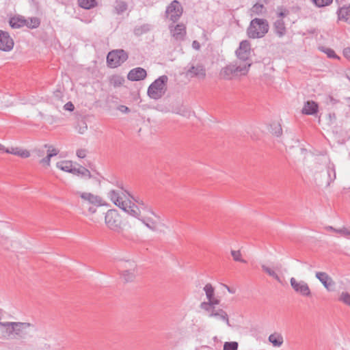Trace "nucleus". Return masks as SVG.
I'll return each mask as SVG.
<instances>
[{"label":"nucleus","mask_w":350,"mask_h":350,"mask_svg":"<svg viewBox=\"0 0 350 350\" xmlns=\"http://www.w3.org/2000/svg\"><path fill=\"white\" fill-rule=\"evenodd\" d=\"M115 185L116 186V189L109 191L107 197L116 206L126 213L131 195L124 187L122 182L116 181Z\"/></svg>","instance_id":"f257e3e1"},{"label":"nucleus","mask_w":350,"mask_h":350,"mask_svg":"<svg viewBox=\"0 0 350 350\" xmlns=\"http://www.w3.org/2000/svg\"><path fill=\"white\" fill-rule=\"evenodd\" d=\"M249 72V64L241 65L236 61L223 67L219 72V77L224 80H232L234 78L245 76Z\"/></svg>","instance_id":"f03ea898"},{"label":"nucleus","mask_w":350,"mask_h":350,"mask_svg":"<svg viewBox=\"0 0 350 350\" xmlns=\"http://www.w3.org/2000/svg\"><path fill=\"white\" fill-rule=\"evenodd\" d=\"M269 27L266 19L255 18L251 21L247 29V34L252 39L261 38L268 32Z\"/></svg>","instance_id":"7ed1b4c3"},{"label":"nucleus","mask_w":350,"mask_h":350,"mask_svg":"<svg viewBox=\"0 0 350 350\" xmlns=\"http://www.w3.org/2000/svg\"><path fill=\"white\" fill-rule=\"evenodd\" d=\"M168 77L166 75L160 76L155 79L148 87V96L154 100L160 99L165 93Z\"/></svg>","instance_id":"20e7f679"},{"label":"nucleus","mask_w":350,"mask_h":350,"mask_svg":"<svg viewBox=\"0 0 350 350\" xmlns=\"http://www.w3.org/2000/svg\"><path fill=\"white\" fill-rule=\"evenodd\" d=\"M131 199H132L134 202L131 200L129 202L126 211L128 215L131 217H139L142 213H151V215L157 217V215L154 214L152 208L142 199L139 198H135L133 196H131Z\"/></svg>","instance_id":"39448f33"},{"label":"nucleus","mask_w":350,"mask_h":350,"mask_svg":"<svg viewBox=\"0 0 350 350\" xmlns=\"http://www.w3.org/2000/svg\"><path fill=\"white\" fill-rule=\"evenodd\" d=\"M105 222L111 230L118 233L122 231V220L117 210H108L105 216Z\"/></svg>","instance_id":"423d86ee"},{"label":"nucleus","mask_w":350,"mask_h":350,"mask_svg":"<svg viewBox=\"0 0 350 350\" xmlns=\"http://www.w3.org/2000/svg\"><path fill=\"white\" fill-rule=\"evenodd\" d=\"M237 57V62H241V65L249 64L250 68L252 61L251 57V45L248 40H243L240 42L239 48L235 51Z\"/></svg>","instance_id":"0eeeda50"},{"label":"nucleus","mask_w":350,"mask_h":350,"mask_svg":"<svg viewBox=\"0 0 350 350\" xmlns=\"http://www.w3.org/2000/svg\"><path fill=\"white\" fill-rule=\"evenodd\" d=\"M121 278L126 282H133L137 275V265L134 261L124 260L120 264Z\"/></svg>","instance_id":"6e6552de"},{"label":"nucleus","mask_w":350,"mask_h":350,"mask_svg":"<svg viewBox=\"0 0 350 350\" xmlns=\"http://www.w3.org/2000/svg\"><path fill=\"white\" fill-rule=\"evenodd\" d=\"M127 53L123 49L113 50L107 56V63L111 68H117L128 59Z\"/></svg>","instance_id":"1a4fd4ad"},{"label":"nucleus","mask_w":350,"mask_h":350,"mask_svg":"<svg viewBox=\"0 0 350 350\" xmlns=\"http://www.w3.org/2000/svg\"><path fill=\"white\" fill-rule=\"evenodd\" d=\"M290 284L293 289L297 294L303 297H310L312 295L308 283L304 280H297L295 278L290 279Z\"/></svg>","instance_id":"9d476101"},{"label":"nucleus","mask_w":350,"mask_h":350,"mask_svg":"<svg viewBox=\"0 0 350 350\" xmlns=\"http://www.w3.org/2000/svg\"><path fill=\"white\" fill-rule=\"evenodd\" d=\"M183 14V8L179 1L174 0L166 9V14L173 22H176Z\"/></svg>","instance_id":"9b49d317"},{"label":"nucleus","mask_w":350,"mask_h":350,"mask_svg":"<svg viewBox=\"0 0 350 350\" xmlns=\"http://www.w3.org/2000/svg\"><path fill=\"white\" fill-rule=\"evenodd\" d=\"M77 195L81 198L84 204H92L96 206L103 205V199L98 196L88 192H77Z\"/></svg>","instance_id":"f8f14e48"},{"label":"nucleus","mask_w":350,"mask_h":350,"mask_svg":"<svg viewBox=\"0 0 350 350\" xmlns=\"http://www.w3.org/2000/svg\"><path fill=\"white\" fill-rule=\"evenodd\" d=\"M14 322L0 321V338L5 340L14 339Z\"/></svg>","instance_id":"ddd939ff"},{"label":"nucleus","mask_w":350,"mask_h":350,"mask_svg":"<svg viewBox=\"0 0 350 350\" xmlns=\"http://www.w3.org/2000/svg\"><path fill=\"white\" fill-rule=\"evenodd\" d=\"M151 213H140L139 217H134L142 222L148 228L152 231H156L158 229V222L151 217Z\"/></svg>","instance_id":"4468645a"},{"label":"nucleus","mask_w":350,"mask_h":350,"mask_svg":"<svg viewBox=\"0 0 350 350\" xmlns=\"http://www.w3.org/2000/svg\"><path fill=\"white\" fill-rule=\"evenodd\" d=\"M14 47V41L6 31L0 30V50L10 51Z\"/></svg>","instance_id":"2eb2a0df"},{"label":"nucleus","mask_w":350,"mask_h":350,"mask_svg":"<svg viewBox=\"0 0 350 350\" xmlns=\"http://www.w3.org/2000/svg\"><path fill=\"white\" fill-rule=\"evenodd\" d=\"M207 312L208 317L215 318L217 320L224 321L228 326H230L228 314L221 308H215L210 310H204Z\"/></svg>","instance_id":"dca6fc26"},{"label":"nucleus","mask_w":350,"mask_h":350,"mask_svg":"<svg viewBox=\"0 0 350 350\" xmlns=\"http://www.w3.org/2000/svg\"><path fill=\"white\" fill-rule=\"evenodd\" d=\"M315 276L328 291H333L335 282L327 273L319 271L316 273Z\"/></svg>","instance_id":"f3484780"},{"label":"nucleus","mask_w":350,"mask_h":350,"mask_svg":"<svg viewBox=\"0 0 350 350\" xmlns=\"http://www.w3.org/2000/svg\"><path fill=\"white\" fill-rule=\"evenodd\" d=\"M33 325L29 323L14 322V338H23L27 334V329Z\"/></svg>","instance_id":"a211bd4d"},{"label":"nucleus","mask_w":350,"mask_h":350,"mask_svg":"<svg viewBox=\"0 0 350 350\" xmlns=\"http://www.w3.org/2000/svg\"><path fill=\"white\" fill-rule=\"evenodd\" d=\"M187 76L204 79L206 77V69L204 66L200 64H198L196 66L192 65L187 71Z\"/></svg>","instance_id":"6ab92c4d"},{"label":"nucleus","mask_w":350,"mask_h":350,"mask_svg":"<svg viewBox=\"0 0 350 350\" xmlns=\"http://www.w3.org/2000/svg\"><path fill=\"white\" fill-rule=\"evenodd\" d=\"M147 76V72L145 69L137 67L131 69L127 75V79L131 81H137L144 79Z\"/></svg>","instance_id":"aec40b11"},{"label":"nucleus","mask_w":350,"mask_h":350,"mask_svg":"<svg viewBox=\"0 0 350 350\" xmlns=\"http://www.w3.org/2000/svg\"><path fill=\"white\" fill-rule=\"evenodd\" d=\"M172 36L177 41H182L186 36V27L183 24H178L174 27H170Z\"/></svg>","instance_id":"412c9836"},{"label":"nucleus","mask_w":350,"mask_h":350,"mask_svg":"<svg viewBox=\"0 0 350 350\" xmlns=\"http://www.w3.org/2000/svg\"><path fill=\"white\" fill-rule=\"evenodd\" d=\"M338 20L350 25V3L340 7L337 12Z\"/></svg>","instance_id":"4be33fe9"},{"label":"nucleus","mask_w":350,"mask_h":350,"mask_svg":"<svg viewBox=\"0 0 350 350\" xmlns=\"http://www.w3.org/2000/svg\"><path fill=\"white\" fill-rule=\"evenodd\" d=\"M6 153L18 156L21 158L26 159L30 157V152L26 149L19 147H11L5 150Z\"/></svg>","instance_id":"5701e85b"},{"label":"nucleus","mask_w":350,"mask_h":350,"mask_svg":"<svg viewBox=\"0 0 350 350\" xmlns=\"http://www.w3.org/2000/svg\"><path fill=\"white\" fill-rule=\"evenodd\" d=\"M273 30L275 34L280 38L283 37L286 34V28L282 18H279L274 22Z\"/></svg>","instance_id":"b1692460"},{"label":"nucleus","mask_w":350,"mask_h":350,"mask_svg":"<svg viewBox=\"0 0 350 350\" xmlns=\"http://www.w3.org/2000/svg\"><path fill=\"white\" fill-rule=\"evenodd\" d=\"M268 340L273 347L279 348L282 347L284 343V338L282 334L279 332H274L270 334L268 337Z\"/></svg>","instance_id":"393cba45"},{"label":"nucleus","mask_w":350,"mask_h":350,"mask_svg":"<svg viewBox=\"0 0 350 350\" xmlns=\"http://www.w3.org/2000/svg\"><path fill=\"white\" fill-rule=\"evenodd\" d=\"M318 111V105L314 101H307L304 103L302 113L306 115H313Z\"/></svg>","instance_id":"a878e982"},{"label":"nucleus","mask_w":350,"mask_h":350,"mask_svg":"<svg viewBox=\"0 0 350 350\" xmlns=\"http://www.w3.org/2000/svg\"><path fill=\"white\" fill-rule=\"evenodd\" d=\"M219 304V300L215 297L208 299L207 301H203L200 304V308L203 310H210L211 309L215 308L216 305Z\"/></svg>","instance_id":"bb28decb"},{"label":"nucleus","mask_w":350,"mask_h":350,"mask_svg":"<svg viewBox=\"0 0 350 350\" xmlns=\"http://www.w3.org/2000/svg\"><path fill=\"white\" fill-rule=\"evenodd\" d=\"M56 166L59 170L70 173H72L74 169L72 163L70 161H59L56 163Z\"/></svg>","instance_id":"cd10ccee"},{"label":"nucleus","mask_w":350,"mask_h":350,"mask_svg":"<svg viewBox=\"0 0 350 350\" xmlns=\"http://www.w3.org/2000/svg\"><path fill=\"white\" fill-rule=\"evenodd\" d=\"M25 22L24 17H13L10 20V25L12 28L17 29L25 26Z\"/></svg>","instance_id":"c85d7f7f"},{"label":"nucleus","mask_w":350,"mask_h":350,"mask_svg":"<svg viewBox=\"0 0 350 350\" xmlns=\"http://www.w3.org/2000/svg\"><path fill=\"white\" fill-rule=\"evenodd\" d=\"M261 267L264 272H265L269 276H271L273 278H274L275 280H276L278 282L282 283L280 277L276 273V271L273 267H270L269 266H267L266 265H262Z\"/></svg>","instance_id":"c756f323"},{"label":"nucleus","mask_w":350,"mask_h":350,"mask_svg":"<svg viewBox=\"0 0 350 350\" xmlns=\"http://www.w3.org/2000/svg\"><path fill=\"white\" fill-rule=\"evenodd\" d=\"M250 12L251 16L254 15H262L265 12V8L262 4L256 3L252 7Z\"/></svg>","instance_id":"7c9ffc66"},{"label":"nucleus","mask_w":350,"mask_h":350,"mask_svg":"<svg viewBox=\"0 0 350 350\" xmlns=\"http://www.w3.org/2000/svg\"><path fill=\"white\" fill-rule=\"evenodd\" d=\"M40 25V20L38 17L26 18L25 26L29 29H36Z\"/></svg>","instance_id":"2f4dec72"},{"label":"nucleus","mask_w":350,"mask_h":350,"mask_svg":"<svg viewBox=\"0 0 350 350\" xmlns=\"http://www.w3.org/2000/svg\"><path fill=\"white\" fill-rule=\"evenodd\" d=\"M79 5L85 10H90L96 5V0H78Z\"/></svg>","instance_id":"473e14b6"},{"label":"nucleus","mask_w":350,"mask_h":350,"mask_svg":"<svg viewBox=\"0 0 350 350\" xmlns=\"http://www.w3.org/2000/svg\"><path fill=\"white\" fill-rule=\"evenodd\" d=\"M326 173L327 175V180L326 182V185L328 186L330 185L332 182H333L336 178V171L334 166H329L327 168Z\"/></svg>","instance_id":"72a5a7b5"},{"label":"nucleus","mask_w":350,"mask_h":350,"mask_svg":"<svg viewBox=\"0 0 350 350\" xmlns=\"http://www.w3.org/2000/svg\"><path fill=\"white\" fill-rule=\"evenodd\" d=\"M72 174H75V175H81L82 176H85V177H88V178H90L91 176L90 172L88 169H86L83 167H81L79 168L74 167Z\"/></svg>","instance_id":"f704fd0d"},{"label":"nucleus","mask_w":350,"mask_h":350,"mask_svg":"<svg viewBox=\"0 0 350 350\" xmlns=\"http://www.w3.org/2000/svg\"><path fill=\"white\" fill-rule=\"evenodd\" d=\"M203 289L205 292L207 299H211V298L214 297L215 289L211 284H206Z\"/></svg>","instance_id":"c9c22d12"},{"label":"nucleus","mask_w":350,"mask_h":350,"mask_svg":"<svg viewBox=\"0 0 350 350\" xmlns=\"http://www.w3.org/2000/svg\"><path fill=\"white\" fill-rule=\"evenodd\" d=\"M320 50L325 53L329 58L339 59V57L332 49L322 46Z\"/></svg>","instance_id":"e433bc0d"},{"label":"nucleus","mask_w":350,"mask_h":350,"mask_svg":"<svg viewBox=\"0 0 350 350\" xmlns=\"http://www.w3.org/2000/svg\"><path fill=\"white\" fill-rule=\"evenodd\" d=\"M127 9V4L124 1H117L115 10L117 14H120L125 12Z\"/></svg>","instance_id":"4c0bfd02"},{"label":"nucleus","mask_w":350,"mask_h":350,"mask_svg":"<svg viewBox=\"0 0 350 350\" xmlns=\"http://www.w3.org/2000/svg\"><path fill=\"white\" fill-rule=\"evenodd\" d=\"M338 299L343 304L350 306V294L349 293L342 292Z\"/></svg>","instance_id":"58836bf2"},{"label":"nucleus","mask_w":350,"mask_h":350,"mask_svg":"<svg viewBox=\"0 0 350 350\" xmlns=\"http://www.w3.org/2000/svg\"><path fill=\"white\" fill-rule=\"evenodd\" d=\"M231 255L234 259V260L241 262L245 263L246 261L242 258L241 253L239 250H232Z\"/></svg>","instance_id":"ea45409f"},{"label":"nucleus","mask_w":350,"mask_h":350,"mask_svg":"<svg viewBox=\"0 0 350 350\" xmlns=\"http://www.w3.org/2000/svg\"><path fill=\"white\" fill-rule=\"evenodd\" d=\"M316 6L319 8L325 7L330 5L333 0H312Z\"/></svg>","instance_id":"a19ab883"},{"label":"nucleus","mask_w":350,"mask_h":350,"mask_svg":"<svg viewBox=\"0 0 350 350\" xmlns=\"http://www.w3.org/2000/svg\"><path fill=\"white\" fill-rule=\"evenodd\" d=\"M238 342H226L224 345L223 350H237Z\"/></svg>","instance_id":"79ce46f5"},{"label":"nucleus","mask_w":350,"mask_h":350,"mask_svg":"<svg viewBox=\"0 0 350 350\" xmlns=\"http://www.w3.org/2000/svg\"><path fill=\"white\" fill-rule=\"evenodd\" d=\"M336 230L337 233L340 234L341 236L347 239H350V230H349L348 228L344 227Z\"/></svg>","instance_id":"37998d69"},{"label":"nucleus","mask_w":350,"mask_h":350,"mask_svg":"<svg viewBox=\"0 0 350 350\" xmlns=\"http://www.w3.org/2000/svg\"><path fill=\"white\" fill-rule=\"evenodd\" d=\"M148 30L149 26L148 25H144L139 28H137L135 31V34L137 36H139L146 33V31H148Z\"/></svg>","instance_id":"c03bdc74"},{"label":"nucleus","mask_w":350,"mask_h":350,"mask_svg":"<svg viewBox=\"0 0 350 350\" xmlns=\"http://www.w3.org/2000/svg\"><path fill=\"white\" fill-rule=\"evenodd\" d=\"M271 132H272L273 134H274L277 137L280 136L282 135V127H281L280 124H274V127L272 128V131Z\"/></svg>","instance_id":"a18cd8bd"},{"label":"nucleus","mask_w":350,"mask_h":350,"mask_svg":"<svg viewBox=\"0 0 350 350\" xmlns=\"http://www.w3.org/2000/svg\"><path fill=\"white\" fill-rule=\"evenodd\" d=\"M51 155H49L48 154L46 156L40 160V163L44 166V167H48L51 165Z\"/></svg>","instance_id":"49530a36"},{"label":"nucleus","mask_w":350,"mask_h":350,"mask_svg":"<svg viewBox=\"0 0 350 350\" xmlns=\"http://www.w3.org/2000/svg\"><path fill=\"white\" fill-rule=\"evenodd\" d=\"M111 82L116 87V86H120V85H121L123 83L124 79L122 78H121V77H115L111 79Z\"/></svg>","instance_id":"de8ad7c7"},{"label":"nucleus","mask_w":350,"mask_h":350,"mask_svg":"<svg viewBox=\"0 0 350 350\" xmlns=\"http://www.w3.org/2000/svg\"><path fill=\"white\" fill-rule=\"evenodd\" d=\"M45 147L46 148V147L49 148L48 151H47V154L49 155H51V157L58 154L59 150L55 149V148H53L51 146L45 145Z\"/></svg>","instance_id":"09e8293b"},{"label":"nucleus","mask_w":350,"mask_h":350,"mask_svg":"<svg viewBox=\"0 0 350 350\" xmlns=\"http://www.w3.org/2000/svg\"><path fill=\"white\" fill-rule=\"evenodd\" d=\"M88 129L87 124L85 122H81V125L79 126L77 128L78 133L80 134H83Z\"/></svg>","instance_id":"8fccbe9b"},{"label":"nucleus","mask_w":350,"mask_h":350,"mask_svg":"<svg viewBox=\"0 0 350 350\" xmlns=\"http://www.w3.org/2000/svg\"><path fill=\"white\" fill-rule=\"evenodd\" d=\"M87 151L85 149H79L77 150V156L79 158L83 159L86 157Z\"/></svg>","instance_id":"3c124183"},{"label":"nucleus","mask_w":350,"mask_h":350,"mask_svg":"<svg viewBox=\"0 0 350 350\" xmlns=\"http://www.w3.org/2000/svg\"><path fill=\"white\" fill-rule=\"evenodd\" d=\"M64 109L66 111H72L75 109V106L72 102H68L64 105Z\"/></svg>","instance_id":"603ef678"},{"label":"nucleus","mask_w":350,"mask_h":350,"mask_svg":"<svg viewBox=\"0 0 350 350\" xmlns=\"http://www.w3.org/2000/svg\"><path fill=\"white\" fill-rule=\"evenodd\" d=\"M343 55L347 59L350 60V47L344 49Z\"/></svg>","instance_id":"864d4df0"},{"label":"nucleus","mask_w":350,"mask_h":350,"mask_svg":"<svg viewBox=\"0 0 350 350\" xmlns=\"http://www.w3.org/2000/svg\"><path fill=\"white\" fill-rule=\"evenodd\" d=\"M192 47L196 50H199L200 49V44L197 40H194L192 42Z\"/></svg>","instance_id":"5fc2aeb1"},{"label":"nucleus","mask_w":350,"mask_h":350,"mask_svg":"<svg viewBox=\"0 0 350 350\" xmlns=\"http://www.w3.org/2000/svg\"><path fill=\"white\" fill-rule=\"evenodd\" d=\"M120 109L122 111H124V112H129V109L124 106V105H121L120 107Z\"/></svg>","instance_id":"6e6d98bb"},{"label":"nucleus","mask_w":350,"mask_h":350,"mask_svg":"<svg viewBox=\"0 0 350 350\" xmlns=\"http://www.w3.org/2000/svg\"><path fill=\"white\" fill-rule=\"evenodd\" d=\"M286 16V13L284 12H280L278 13V16L280 17V18H282V17H284Z\"/></svg>","instance_id":"4d7b16f0"},{"label":"nucleus","mask_w":350,"mask_h":350,"mask_svg":"<svg viewBox=\"0 0 350 350\" xmlns=\"http://www.w3.org/2000/svg\"><path fill=\"white\" fill-rule=\"evenodd\" d=\"M326 229L328 230H332V231H334L335 232H337V229L333 228L332 226H327L326 227Z\"/></svg>","instance_id":"13d9d810"},{"label":"nucleus","mask_w":350,"mask_h":350,"mask_svg":"<svg viewBox=\"0 0 350 350\" xmlns=\"http://www.w3.org/2000/svg\"><path fill=\"white\" fill-rule=\"evenodd\" d=\"M89 211L91 212L92 213H94L96 212V208H94V207H90L89 208Z\"/></svg>","instance_id":"bf43d9fd"},{"label":"nucleus","mask_w":350,"mask_h":350,"mask_svg":"<svg viewBox=\"0 0 350 350\" xmlns=\"http://www.w3.org/2000/svg\"><path fill=\"white\" fill-rule=\"evenodd\" d=\"M6 148L2 145L0 144V151H4L5 152V150Z\"/></svg>","instance_id":"052dcab7"},{"label":"nucleus","mask_w":350,"mask_h":350,"mask_svg":"<svg viewBox=\"0 0 350 350\" xmlns=\"http://www.w3.org/2000/svg\"><path fill=\"white\" fill-rule=\"evenodd\" d=\"M226 288H227V290H228V292H230V293H234V291H232V290H231V289H230L228 286H226Z\"/></svg>","instance_id":"680f3d73"}]
</instances>
